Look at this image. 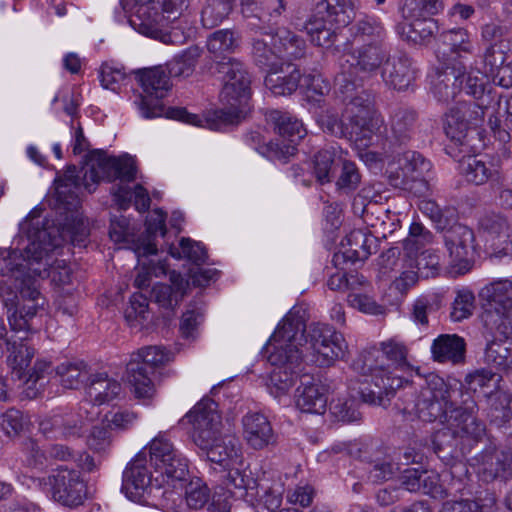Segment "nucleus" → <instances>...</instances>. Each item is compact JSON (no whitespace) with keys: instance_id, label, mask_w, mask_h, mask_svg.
<instances>
[{"instance_id":"f257e3e1","label":"nucleus","mask_w":512,"mask_h":512,"mask_svg":"<svg viewBox=\"0 0 512 512\" xmlns=\"http://www.w3.org/2000/svg\"><path fill=\"white\" fill-rule=\"evenodd\" d=\"M29 244L21 251L0 249V299L7 308L12 331L28 333L31 321L45 309L46 298L40 291V279L50 277L49 254L58 245V236L45 227L39 216L26 219Z\"/></svg>"},{"instance_id":"f03ea898","label":"nucleus","mask_w":512,"mask_h":512,"mask_svg":"<svg viewBox=\"0 0 512 512\" xmlns=\"http://www.w3.org/2000/svg\"><path fill=\"white\" fill-rule=\"evenodd\" d=\"M136 165L130 156L112 157L103 150H93L86 156L85 165L77 172L75 166H69L62 177L55 180V189L58 200L69 210L76 209L79 204V190L81 186L89 192L95 191L96 185L101 181L120 183L112 186L111 193L120 209L129 207L132 196L135 200L149 197L145 188L135 185L134 191L128 183L135 180Z\"/></svg>"},{"instance_id":"7ed1b4c3","label":"nucleus","mask_w":512,"mask_h":512,"mask_svg":"<svg viewBox=\"0 0 512 512\" xmlns=\"http://www.w3.org/2000/svg\"><path fill=\"white\" fill-rule=\"evenodd\" d=\"M416 368V374L424 381L415 403L418 417L425 422L439 421L451 426L461 439L480 442L486 435V426L476 416L477 404L474 400H463L457 405V397L464 396L462 384L446 382L435 373L422 377Z\"/></svg>"},{"instance_id":"20e7f679","label":"nucleus","mask_w":512,"mask_h":512,"mask_svg":"<svg viewBox=\"0 0 512 512\" xmlns=\"http://www.w3.org/2000/svg\"><path fill=\"white\" fill-rule=\"evenodd\" d=\"M216 407L217 404L212 399L204 398L186 415L193 426V442L206 451L209 461L219 464L227 471L223 475V484L230 492L232 489L254 490L258 483L251 471L234 467L240 462V450L235 441L231 438H219L221 417Z\"/></svg>"},{"instance_id":"39448f33","label":"nucleus","mask_w":512,"mask_h":512,"mask_svg":"<svg viewBox=\"0 0 512 512\" xmlns=\"http://www.w3.org/2000/svg\"><path fill=\"white\" fill-rule=\"evenodd\" d=\"M216 71L223 75V87L219 94L222 107L215 111L219 124L233 125L240 122L249 111L251 77L245 65L236 58L217 61Z\"/></svg>"},{"instance_id":"423d86ee","label":"nucleus","mask_w":512,"mask_h":512,"mask_svg":"<svg viewBox=\"0 0 512 512\" xmlns=\"http://www.w3.org/2000/svg\"><path fill=\"white\" fill-rule=\"evenodd\" d=\"M137 78L142 87V94L139 96V109L145 118H154L165 115L167 118L182 121L199 127L208 124V119H202L197 114L189 113L183 107L166 108L162 99L170 90L169 70L163 66H155L139 70Z\"/></svg>"},{"instance_id":"0eeeda50","label":"nucleus","mask_w":512,"mask_h":512,"mask_svg":"<svg viewBox=\"0 0 512 512\" xmlns=\"http://www.w3.org/2000/svg\"><path fill=\"white\" fill-rule=\"evenodd\" d=\"M354 367L362 375L370 377V381L360 390L362 401L370 405L387 407L396 391L408 382L382 365L376 347L363 350Z\"/></svg>"},{"instance_id":"6e6552de","label":"nucleus","mask_w":512,"mask_h":512,"mask_svg":"<svg viewBox=\"0 0 512 512\" xmlns=\"http://www.w3.org/2000/svg\"><path fill=\"white\" fill-rule=\"evenodd\" d=\"M338 91L342 95V101L346 105L350 125L356 133L370 143L372 136L378 128V120L375 117L374 96L363 88L365 81L347 79L338 75L336 78Z\"/></svg>"},{"instance_id":"1a4fd4ad","label":"nucleus","mask_w":512,"mask_h":512,"mask_svg":"<svg viewBox=\"0 0 512 512\" xmlns=\"http://www.w3.org/2000/svg\"><path fill=\"white\" fill-rule=\"evenodd\" d=\"M308 327L298 312L290 311L278 325L269 339V345L274 347L268 360L270 363H300L308 357L300 347L306 342Z\"/></svg>"},{"instance_id":"9d476101","label":"nucleus","mask_w":512,"mask_h":512,"mask_svg":"<svg viewBox=\"0 0 512 512\" xmlns=\"http://www.w3.org/2000/svg\"><path fill=\"white\" fill-rule=\"evenodd\" d=\"M167 361H169V353L160 346H147L131 355L126 373L136 398L150 399L154 395L155 370Z\"/></svg>"},{"instance_id":"9b49d317","label":"nucleus","mask_w":512,"mask_h":512,"mask_svg":"<svg viewBox=\"0 0 512 512\" xmlns=\"http://www.w3.org/2000/svg\"><path fill=\"white\" fill-rule=\"evenodd\" d=\"M269 119L273 123L274 130L279 138L256 149L269 159L286 162L296 154L297 145L305 136L306 130L298 119L278 110L272 111Z\"/></svg>"},{"instance_id":"f8f14e48","label":"nucleus","mask_w":512,"mask_h":512,"mask_svg":"<svg viewBox=\"0 0 512 512\" xmlns=\"http://www.w3.org/2000/svg\"><path fill=\"white\" fill-rule=\"evenodd\" d=\"M305 350L318 367H329L346 355L348 345L343 335L327 324L312 323L308 326Z\"/></svg>"},{"instance_id":"ddd939ff","label":"nucleus","mask_w":512,"mask_h":512,"mask_svg":"<svg viewBox=\"0 0 512 512\" xmlns=\"http://www.w3.org/2000/svg\"><path fill=\"white\" fill-rule=\"evenodd\" d=\"M387 57L388 52L385 45H362L341 58L339 75L345 76L347 79L366 81L377 73Z\"/></svg>"},{"instance_id":"4468645a","label":"nucleus","mask_w":512,"mask_h":512,"mask_svg":"<svg viewBox=\"0 0 512 512\" xmlns=\"http://www.w3.org/2000/svg\"><path fill=\"white\" fill-rule=\"evenodd\" d=\"M142 450H146L150 464L168 479L184 480L188 474L187 459L164 434L156 436Z\"/></svg>"},{"instance_id":"2eb2a0df","label":"nucleus","mask_w":512,"mask_h":512,"mask_svg":"<svg viewBox=\"0 0 512 512\" xmlns=\"http://www.w3.org/2000/svg\"><path fill=\"white\" fill-rule=\"evenodd\" d=\"M444 245L449 254V263L457 274H465L473 264L475 255V235L472 229L463 224H454L443 230Z\"/></svg>"},{"instance_id":"dca6fc26","label":"nucleus","mask_w":512,"mask_h":512,"mask_svg":"<svg viewBox=\"0 0 512 512\" xmlns=\"http://www.w3.org/2000/svg\"><path fill=\"white\" fill-rule=\"evenodd\" d=\"M156 4L139 5L130 16V25L140 34L158 39L165 44H179L184 40L177 27L168 28Z\"/></svg>"},{"instance_id":"f3484780","label":"nucleus","mask_w":512,"mask_h":512,"mask_svg":"<svg viewBox=\"0 0 512 512\" xmlns=\"http://www.w3.org/2000/svg\"><path fill=\"white\" fill-rule=\"evenodd\" d=\"M241 13L247 26L263 35H271L273 26L286 10V0H240Z\"/></svg>"},{"instance_id":"a211bd4d","label":"nucleus","mask_w":512,"mask_h":512,"mask_svg":"<svg viewBox=\"0 0 512 512\" xmlns=\"http://www.w3.org/2000/svg\"><path fill=\"white\" fill-rule=\"evenodd\" d=\"M52 486L53 497L66 506H78L86 497V485L80 472L67 467H60L48 477Z\"/></svg>"},{"instance_id":"6ab92c4d","label":"nucleus","mask_w":512,"mask_h":512,"mask_svg":"<svg viewBox=\"0 0 512 512\" xmlns=\"http://www.w3.org/2000/svg\"><path fill=\"white\" fill-rule=\"evenodd\" d=\"M89 402H84L79 407L77 414H67L63 416H54L50 420L41 422L40 427L44 433H51L56 439H77L86 432L85 419L91 421L98 412H89L87 406Z\"/></svg>"},{"instance_id":"aec40b11","label":"nucleus","mask_w":512,"mask_h":512,"mask_svg":"<svg viewBox=\"0 0 512 512\" xmlns=\"http://www.w3.org/2000/svg\"><path fill=\"white\" fill-rule=\"evenodd\" d=\"M470 65L471 63L467 64L461 60L459 65H445L442 71L437 72L432 80V93L439 102L452 101L461 90H464L467 77H472L466 71Z\"/></svg>"},{"instance_id":"412c9836","label":"nucleus","mask_w":512,"mask_h":512,"mask_svg":"<svg viewBox=\"0 0 512 512\" xmlns=\"http://www.w3.org/2000/svg\"><path fill=\"white\" fill-rule=\"evenodd\" d=\"M479 225L495 257L512 254V226L506 216L486 214L480 219Z\"/></svg>"},{"instance_id":"4be33fe9","label":"nucleus","mask_w":512,"mask_h":512,"mask_svg":"<svg viewBox=\"0 0 512 512\" xmlns=\"http://www.w3.org/2000/svg\"><path fill=\"white\" fill-rule=\"evenodd\" d=\"M397 163L404 178L394 186L413 193L423 194L427 190V183L422 178L424 171L429 170V162L416 151H405L398 155Z\"/></svg>"},{"instance_id":"5701e85b","label":"nucleus","mask_w":512,"mask_h":512,"mask_svg":"<svg viewBox=\"0 0 512 512\" xmlns=\"http://www.w3.org/2000/svg\"><path fill=\"white\" fill-rule=\"evenodd\" d=\"M472 53V43L464 29H452L442 32L437 38L436 56L443 65L457 64Z\"/></svg>"},{"instance_id":"b1692460","label":"nucleus","mask_w":512,"mask_h":512,"mask_svg":"<svg viewBox=\"0 0 512 512\" xmlns=\"http://www.w3.org/2000/svg\"><path fill=\"white\" fill-rule=\"evenodd\" d=\"M381 75L385 84L398 91L407 90L415 81L416 69L412 59L403 52L386 58Z\"/></svg>"},{"instance_id":"393cba45","label":"nucleus","mask_w":512,"mask_h":512,"mask_svg":"<svg viewBox=\"0 0 512 512\" xmlns=\"http://www.w3.org/2000/svg\"><path fill=\"white\" fill-rule=\"evenodd\" d=\"M152 474L147 467V452L141 450L126 466L122 478V492L136 502L148 489Z\"/></svg>"},{"instance_id":"a878e982","label":"nucleus","mask_w":512,"mask_h":512,"mask_svg":"<svg viewBox=\"0 0 512 512\" xmlns=\"http://www.w3.org/2000/svg\"><path fill=\"white\" fill-rule=\"evenodd\" d=\"M242 425L244 440L250 448L263 450L277 444V434L265 415L248 413L242 418Z\"/></svg>"},{"instance_id":"bb28decb","label":"nucleus","mask_w":512,"mask_h":512,"mask_svg":"<svg viewBox=\"0 0 512 512\" xmlns=\"http://www.w3.org/2000/svg\"><path fill=\"white\" fill-rule=\"evenodd\" d=\"M464 91L473 97V102L484 112V116L501 112L504 96L486 83L483 77H467Z\"/></svg>"},{"instance_id":"cd10ccee","label":"nucleus","mask_w":512,"mask_h":512,"mask_svg":"<svg viewBox=\"0 0 512 512\" xmlns=\"http://www.w3.org/2000/svg\"><path fill=\"white\" fill-rule=\"evenodd\" d=\"M312 11L322 16L329 25L346 27L356 16L355 0H311Z\"/></svg>"},{"instance_id":"c85d7f7f","label":"nucleus","mask_w":512,"mask_h":512,"mask_svg":"<svg viewBox=\"0 0 512 512\" xmlns=\"http://www.w3.org/2000/svg\"><path fill=\"white\" fill-rule=\"evenodd\" d=\"M171 285L157 284L150 292V300L154 301L159 307L170 312L183 300L188 287V281L176 271L169 273Z\"/></svg>"},{"instance_id":"c756f323","label":"nucleus","mask_w":512,"mask_h":512,"mask_svg":"<svg viewBox=\"0 0 512 512\" xmlns=\"http://www.w3.org/2000/svg\"><path fill=\"white\" fill-rule=\"evenodd\" d=\"M431 354L438 363L462 364L466 357V342L457 334H441L433 340Z\"/></svg>"},{"instance_id":"7c9ffc66","label":"nucleus","mask_w":512,"mask_h":512,"mask_svg":"<svg viewBox=\"0 0 512 512\" xmlns=\"http://www.w3.org/2000/svg\"><path fill=\"white\" fill-rule=\"evenodd\" d=\"M311 379L308 375L301 377V385L296 390V406L302 412L323 414L327 407L325 389Z\"/></svg>"},{"instance_id":"2f4dec72","label":"nucleus","mask_w":512,"mask_h":512,"mask_svg":"<svg viewBox=\"0 0 512 512\" xmlns=\"http://www.w3.org/2000/svg\"><path fill=\"white\" fill-rule=\"evenodd\" d=\"M474 459L478 465V474L483 481L504 480L508 453L498 451L493 443H489Z\"/></svg>"},{"instance_id":"473e14b6","label":"nucleus","mask_w":512,"mask_h":512,"mask_svg":"<svg viewBox=\"0 0 512 512\" xmlns=\"http://www.w3.org/2000/svg\"><path fill=\"white\" fill-rule=\"evenodd\" d=\"M352 210L354 215L359 216L371 228L395 225V222L391 220L389 210L378 201L367 200L364 190L354 197Z\"/></svg>"},{"instance_id":"72a5a7b5","label":"nucleus","mask_w":512,"mask_h":512,"mask_svg":"<svg viewBox=\"0 0 512 512\" xmlns=\"http://www.w3.org/2000/svg\"><path fill=\"white\" fill-rule=\"evenodd\" d=\"M120 382L110 378L106 372H99L89 376L87 383V395L92 408V402L96 405L109 403L116 399L121 393Z\"/></svg>"},{"instance_id":"f704fd0d","label":"nucleus","mask_w":512,"mask_h":512,"mask_svg":"<svg viewBox=\"0 0 512 512\" xmlns=\"http://www.w3.org/2000/svg\"><path fill=\"white\" fill-rule=\"evenodd\" d=\"M439 27L435 19H403L396 26L397 34L408 42L426 44L438 33Z\"/></svg>"},{"instance_id":"c9c22d12","label":"nucleus","mask_w":512,"mask_h":512,"mask_svg":"<svg viewBox=\"0 0 512 512\" xmlns=\"http://www.w3.org/2000/svg\"><path fill=\"white\" fill-rule=\"evenodd\" d=\"M166 214L162 210H155L146 220L145 232L134 242L133 250L138 258L157 254V247L154 243L158 233L161 236L166 234Z\"/></svg>"},{"instance_id":"e433bc0d","label":"nucleus","mask_w":512,"mask_h":512,"mask_svg":"<svg viewBox=\"0 0 512 512\" xmlns=\"http://www.w3.org/2000/svg\"><path fill=\"white\" fill-rule=\"evenodd\" d=\"M278 72L279 71H272L268 73L264 80L266 88L276 96L291 95L298 87L310 88V85H313V83L310 82L315 80L314 76L308 75L303 78V83H301L302 75L300 70L296 67L283 76L279 75Z\"/></svg>"},{"instance_id":"4c0bfd02","label":"nucleus","mask_w":512,"mask_h":512,"mask_svg":"<svg viewBox=\"0 0 512 512\" xmlns=\"http://www.w3.org/2000/svg\"><path fill=\"white\" fill-rule=\"evenodd\" d=\"M272 40V45L278 48L281 61H291L305 56L306 42L295 32L282 28L275 33L268 35Z\"/></svg>"},{"instance_id":"58836bf2","label":"nucleus","mask_w":512,"mask_h":512,"mask_svg":"<svg viewBox=\"0 0 512 512\" xmlns=\"http://www.w3.org/2000/svg\"><path fill=\"white\" fill-rule=\"evenodd\" d=\"M7 365L12 373L20 380L26 377V370L35 355V349L31 347L25 337L7 343Z\"/></svg>"},{"instance_id":"ea45409f","label":"nucleus","mask_w":512,"mask_h":512,"mask_svg":"<svg viewBox=\"0 0 512 512\" xmlns=\"http://www.w3.org/2000/svg\"><path fill=\"white\" fill-rule=\"evenodd\" d=\"M318 123L322 130L339 138H346L358 146H368L369 143L358 135L354 127L345 125L333 109H327L318 116Z\"/></svg>"},{"instance_id":"a19ab883","label":"nucleus","mask_w":512,"mask_h":512,"mask_svg":"<svg viewBox=\"0 0 512 512\" xmlns=\"http://www.w3.org/2000/svg\"><path fill=\"white\" fill-rule=\"evenodd\" d=\"M301 363H271L275 368L270 373L267 386L272 395L279 397L295 384Z\"/></svg>"},{"instance_id":"79ce46f5","label":"nucleus","mask_w":512,"mask_h":512,"mask_svg":"<svg viewBox=\"0 0 512 512\" xmlns=\"http://www.w3.org/2000/svg\"><path fill=\"white\" fill-rule=\"evenodd\" d=\"M351 36L355 41L362 42L363 45L382 44L386 38V30L378 19L365 16L358 20L350 28Z\"/></svg>"},{"instance_id":"37998d69","label":"nucleus","mask_w":512,"mask_h":512,"mask_svg":"<svg viewBox=\"0 0 512 512\" xmlns=\"http://www.w3.org/2000/svg\"><path fill=\"white\" fill-rule=\"evenodd\" d=\"M462 174L467 182L482 185L488 181L492 183L501 179L500 173L491 161H484L477 157H469L462 165Z\"/></svg>"},{"instance_id":"c03bdc74","label":"nucleus","mask_w":512,"mask_h":512,"mask_svg":"<svg viewBox=\"0 0 512 512\" xmlns=\"http://www.w3.org/2000/svg\"><path fill=\"white\" fill-rule=\"evenodd\" d=\"M342 157L334 146L318 151L314 156V174L320 184L329 183L340 167Z\"/></svg>"},{"instance_id":"a18cd8bd","label":"nucleus","mask_w":512,"mask_h":512,"mask_svg":"<svg viewBox=\"0 0 512 512\" xmlns=\"http://www.w3.org/2000/svg\"><path fill=\"white\" fill-rule=\"evenodd\" d=\"M485 362L512 376V341L494 339L487 343L485 349Z\"/></svg>"},{"instance_id":"49530a36","label":"nucleus","mask_w":512,"mask_h":512,"mask_svg":"<svg viewBox=\"0 0 512 512\" xmlns=\"http://www.w3.org/2000/svg\"><path fill=\"white\" fill-rule=\"evenodd\" d=\"M460 436L451 427L438 430L433 436V449L436 455L446 464H450L462 453L459 449Z\"/></svg>"},{"instance_id":"de8ad7c7","label":"nucleus","mask_w":512,"mask_h":512,"mask_svg":"<svg viewBox=\"0 0 512 512\" xmlns=\"http://www.w3.org/2000/svg\"><path fill=\"white\" fill-rule=\"evenodd\" d=\"M251 55L254 63L261 69L268 71H283V63L278 53V48L264 38H253Z\"/></svg>"},{"instance_id":"09e8293b","label":"nucleus","mask_w":512,"mask_h":512,"mask_svg":"<svg viewBox=\"0 0 512 512\" xmlns=\"http://www.w3.org/2000/svg\"><path fill=\"white\" fill-rule=\"evenodd\" d=\"M480 295L487 300L484 309L512 311V282L504 280L491 283Z\"/></svg>"},{"instance_id":"8fccbe9b","label":"nucleus","mask_w":512,"mask_h":512,"mask_svg":"<svg viewBox=\"0 0 512 512\" xmlns=\"http://www.w3.org/2000/svg\"><path fill=\"white\" fill-rule=\"evenodd\" d=\"M347 241L349 248L343 252L342 257L354 263L368 259L372 253V247H376L377 237L362 230H355L348 235Z\"/></svg>"},{"instance_id":"3c124183","label":"nucleus","mask_w":512,"mask_h":512,"mask_svg":"<svg viewBox=\"0 0 512 512\" xmlns=\"http://www.w3.org/2000/svg\"><path fill=\"white\" fill-rule=\"evenodd\" d=\"M240 43V35L231 29H220L213 32L207 39V49L220 61H227L228 53H233Z\"/></svg>"},{"instance_id":"603ef678","label":"nucleus","mask_w":512,"mask_h":512,"mask_svg":"<svg viewBox=\"0 0 512 512\" xmlns=\"http://www.w3.org/2000/svg\"><path fill=\"white\" fill-rule=\"evenodd\" d=\"M335 25H329L322 16H316L311 10V15L305 24V30L311 38V42L317 46L328 48L337 38Z\"/></svg>"},{"instance_id":"864d4df0","label":"nucleus","mask_w":512,"mask_h":512,"mask_svg":"<svg viewBox=\"0 0 512 512\" xmlns=\"http://www.w3.org/2000/svg\"><path fill=\"white\" fill-rule=\"evenodd\" d=\"M418 119V114L415 109L407 106H399L394 109L390 125L394 137L400 141L405 142L411 138Z\"/></svg>"},{"instance_id":"5fc2aeb1","label":"nucleus","mask_w":512,"mask_h":512,"mask_svg":"<svg viewBox=\"0 0 512 512\" xmlns=\"http://www.w3.org/2000/svg\"><path fill=\"white\" fill-rule=\"evenodd\" d=\"M56 373L65 388L77 389L81 384L89 382V371L83 361H66L59 364Z\"/></svg>"},{"instance_id":"6e6d98bb","label":"nucleus","mask_w":512,"mask_h":512,"mask_svg":"<svg viewBox=\"0 0 512 512\" xmlns=\"http://www.w3.org/2000/svg\"><path fill=\"white\" fill-rule=\"evenodd\" d=\"M235 0H206L201 11V22L205 28H214L232 12Z\"/></svg>"},{"instance_id":"4d7b16f0","label":"nucleus","mask_w":512,"mask_h":512,"mask_svg":"<svg viewBox=\"0 0 512 512\" xmlns=\"http://www.w3.org/2000/svg\"><path fill=\"white\" fill-rule=\"evenodd\" d=\"M201 53L202 51L198 46H190L181 54L175 56L173 60L167 64L169 74L173 77L183 78L191 76L195 70Z\"/></svg>"},{"instance_id":"13d9d810","label":"nucleus","mask_w":512,"mask_h":512,"mask_svg":"<svg viewBox=\"0 0 512 512\" xmlns=\"http://www.w3.org/2000/svg\"><path fill=\"white\" fill-rule=\"evenodd\" d=\"M443 9L441 0H406L401 8L403 19H433Z\"/></svg>"},{"instance_id":"bf43d9fd","label":"nucleus","mask_w":512,"mask_h":512,"mask_svg":"<svg viewBox=\"0 0 512 512\" xmlns=\"http://www.w3.org/2000/svg\"><path fill=\"white\" fill-rule=\"evenodd\" d=\"M379 357H385L395 369L401 371L412 370V365L407 361L408 348L395 339H389L380 343Z\"/></svg>"},{"instance_id":"052dcab7","label":"nucleus","mask_w":512,"mask_h":512,"mask_svg":"<svg viewBox=\"0 0 512 512\" xmlns=\"http://www.w3.org/2000/svg\"><path fill=\"white\" fill-rule=\"evenodd\" d=\"M176 496L178 495L174 490L151 481L148 489L136 502L153 507L168 508L170 502H175Z\"/></svg>"},{"instance_id":"680f3d73","label":"nucleus","mask_w":512,"mask_h":512,"mask_svg":"<svg viewBox=\"0 0 512 512\" xmlns=\"http://www.w3.org/2000/svg\"><path fill=\"white\" fill-rule=\"evenodd\" d=\"M443 129L448 138L463 145L471 128L453 106L444 115Z\"/></svg>"},{"instance_id":"e2e57ef3","label":"nucleus","mask_w":512,"mask_h":512,"mask_svg":"<svg viewBox=\"0 0 512 512\" xmlns=\"http://www.w3.org/2000/svg\"><path fill=\"white\" fill-rule=\"evenodd\" d=\"M433 234L421 223L413 222L409 228V236L404 240L403 247L407 256L412 258L420 249L433 242Z\"/></svg>"},{"instance_id":"0e129e2a","label":"nucleus","mask_w":512,"mask_h":512,"mask_svg":"<svg viewBox=\"0 0 512 512\" xmlns=\"http://www.w3.org/2000/svg\"><path fill=\"white\" fill-rule=\"evenodd\" d=\"M412 258H414V266L420 277L428 279L440 274V257L435 251L427 249L417 252V254H413Z\"/></svg>"},{"instance_id":"69168bd1","label":"nucleus","mask_w":512,"mask_h":512,"mask_svg":"<svg viewBox=\"0 0 512 512\" xmlns=\"http://www.w3.org/2000/svg\"><path fill=\"white\" fill-rule=\"evenodd\" d=\"M170 254L177 259L186 258L196 265L204 263L207 259L205 248L189 238H182L179 247H171Z\"/></svg>"},{"instance_id":"338daca9","label":"nucleus","mask_w":512,"mask_h":512,"mask_svg":"<svg viewBox=\"0 0 512 512\" xmlns=\"http://www.w3.org/2000/svg\"><path fill=\"white\" fill-rule=\"evenodd\" d=\"M339 168L340 174L336 181L337 189L344 194H349L358 187L361 181L360 173L353 162L343 158Z\"/></svg>"},{"instance_id":"774afa93","label":"nucleus","mask_w":512,"mask_h":512,"mask_svg":"<svg viewBox=\"0 0 512 512\" xmlns=\"http://www.w3.org/2000/svg\"><path fill=\"white\" fill-rule=\"evenodd\" d=\"M210 500V490L201 480H191L185 487V501L191 509H201Z\"/></svg>"}]
</instances>
